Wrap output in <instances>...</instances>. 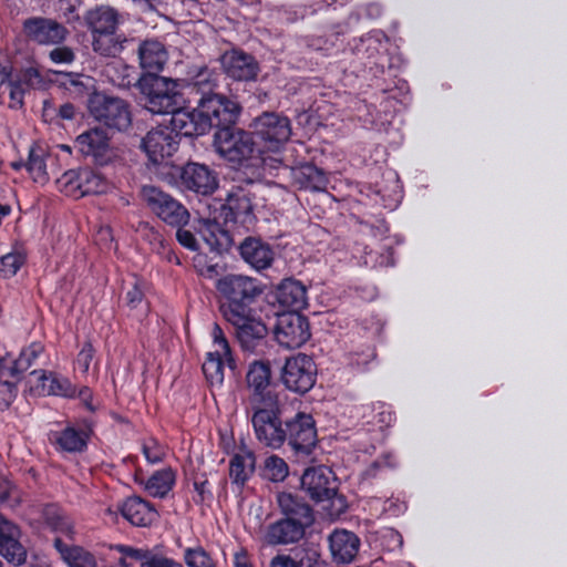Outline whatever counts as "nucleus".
<instances>
[{
  "mask_svg": "<svg viewBox=\"0 0 567 567\" xmlns=\"http://www.w3.org/2000/svg\"><path fill=\"white\" fill-rule=\"evenodd\" d=\"M187 567H216V561L203 546L187 547L184 550Z\"/></svg>",
  "mask_w": 567,
  "mask_h": 567,
  "instance_id": "obj_47",
  "label": "nucleus"
},
{
  "mask_svg": "<svg viewBox=\"0 0 567 567\" xmlns=\"http://www.w3.org/2000/svg\"><path fill=\"white\" fill-rule=\"evenodd\" d=\"M250 423L258 443L267 449L284 447L286 420H282L281 402L248 409Z\"/></svg>",
  "mask_w": 567,
  "mask_h": 567,
  "instance_id": "obj_3",
  "label": "nucleus"
},
{
  "mask_svg": "<svg viewBox=\"0 0 567 567\" xmlns=\"http://www.w3.org/2000/svg\"><path fill=\"white\" fill-rule=\"evenodd\" d=\"M189 80L192 85L203 93V96L213 95V91L218 84L219 73L203 65L189 72Z\"/></svg>",
  "mask_w": 567,
  "mask_h": 567,
  "instance_id": "obj_43",
  "label": "nucleus"
},
{
  "mask_svg": "<svg viewBox=\"0 0 567 567\" xmlns=\"http://www.w3.org/2000/svg\"><path fill=\"white\" fill-rule=\"evenodd\" d=\"M176 239L185 248L196 251L198 250V243L194 234L189 230L183 229V227H176Z\"/></svg>",
  "mask_w": 567,
  "mask_h": 567,
  "instance_id": "obj_61",
  "label": "nucleus"
},
{
  "mask_svg": "<svg viewBox=\"0 0 567 567\" xmlns=\"http://www.w3.org/2000/svg\"><path fill=\"white\" fill-rule=\"evenodd\" d=\"M20 527L0 513V555L14 566L27 561V549L21 543Z\"/></svg>",
  "mask_w": 567,
  "mask_h": 567,
  "instance_id": "obj_21",
  "label": "nucleus"
},
{
  "mask_svg": "<svg viewBox=\"0 0 567 567\" xmlns=\"http://www.w3.org/2000/svg\"><path fill=\"white\" fill-rule=\"evenodd\" d=\"M274 333L277 342L287 349L303 346L311 336L308 319L297 311L279 313Z\"/></svg>",
  "mask_w": 567,
  "mask_h": 567,
  "instance_id": "obj_14",
  "label": "nucleus"
},
{
  "mask_svg": "<svg viewBox=\"0 0 567 567\" xmlns=\"http://www.w3.org/2000/svg\"><path fill=\"white\" fill-rule=\"evenodd\" d=\"M255 195L243 187L234 188L223 205L226 221L241 224L245 227L254 225L256 216L254 213Z\"/></svg>",
  "mask_w": 567,
  "mask_h": 567,
  "instance_id": "obj_18",
  "label": "nucleus"
},
{
  "mask_svg": "<svg viewBox=\"0 0 567 567\" xmlns=\"http://www.w3.org/2000/svg\"><path fill=\"white\" fill-rule=\"evenodd\" d=\"M41 519L53 533L73 539L75 530L72 518L58 504H45L40 509Z\"/></svg>",
  "mask_w": 567,
  "mask_h": 567,
  "instance_id": "obj_36",
  "label": "nucleus"
},
{
  "mask_svg": "<svg viewBox=\"0 0 567 567\" xmlns=\"http://www.w3.org/2000/svg\"><path fill=\"white\" fill-rule=\"evenodd\" d=\"M307 528L298 523L279 518L268 525L265 542L270 546H287L299 543L306 535Z\"/></svg>",
  "mask_w": 567,
  "mask_h": 567,
  "instance_id": "obj_30",
  "label": "nucleus"
},
{
  "mask_svg": "<svg viewBox=\"0 0 567 567\" xmlns=\"http://www.w3.org/2000/svg\"><path fill=\"white\" fill-rule=\"evenodd\" d=\"M212 338L216 349L207 353L202 370L206 380L212 385H220L224 381L225 362L231 370L236 368V362L233 358L229 342L218 323L213 326Z\"/></svg>",
  "mask_w": 567,
  "mask_h": 567,
  "instance_id": "obj_12",
  "label": "nucleus"
},
{
  "mask_svg": "<svg viewBox=\"0 0 567 567\" xmlns=\"http://www.w3.org/2000/svg\"><path fill=\"white\" fill-rule=\"evenodd\" d=\"M141 197L147 207L165 224L172 227H184L188 224L190 218L188 209L158 187L143 186Z\"/></svg>",
  "mask_w": 567,
  "mask_h": 567,
  "instance_id": "obj_9",
  "label": "nucleus"
},
{
  "mask_svg": "<svg viewBox=\"0 0 567 567\" xmlns=\"http://www.w3.org/2000/svg\"><path fill=\"white\" fill-rule=\"evenodd\" d=\"M390 467L389 456L378 458L363 471L362 481L370 483L372 480L381 477Z\"/></svg>",
  "mask_w": 567,
  "mask_h": 567,
  "instance_id": "obj_53",
  "label": "nucleus"
},
{
  "mask_svg": "<svg viewBox=\"0 0 567 567\" xmlns=\"http://www.w3.org/2000/svg\"><path fill=\"white\" fill-rule=\"evenodd\" d=\"M252 134L238 127L216 131L214 146L217 153L228 162L243 164L256 154H261Z\"/></svg>",
  "mask_w": 567,
  "mask_h": 567,
  "instance_id": "obj_5",
  "label": "nucleus"
},
{
  "mask_svg": "<svg viewBox=\"0 0 567 567\" xmlns=\"http://www.w3.org/2000/svg\"><path fill=\"white\" fill-rule=\"evenodd\" d=\"M181 185L199 195H212L218 187V178L208 166L198 163H187L179 174Z\"/></svg>",
  "mask_w": 567,
  "mask_h": 567,
  "instance_id": "obj_20",
  "label": "nucleus"
},
{
  "mask_svg": "<svg viewBox=\"0 0 567 567\" xmlns=\"http://www.w3.org/2000/svg\"><path fill=\"white\" fill-rule=\"evenodd\" d=\"M220 63L227 76L235 81H255L260 71L254 55L240 49H231L220 56Z\"/></svg>",
  "mask_w": 567,
  "mask_h": 567,
  "instance_id": "obj_19",
  "label": "nucleus"
},
{
  "mask_svg": "<svg viewBox=\"0 0 567 567\" xmlns=\"http://www.w3.org/2000/svg\"><path fill=\"white\" fill-rule=\"evenodd\" d=\"M252 127L261 153H279L284 150L292 134L289 117L277 112H262L254 118Z\"/></svg>",
  "mask_w": 567,
  "mask_h": 567,
  "instance_id": "obj_4",
  "label": "nucleus"
},
{
  "mask_svg": "<svg viewBox=\"0 0 567 567\" xmlns=\"http://www.w3.org/2000/svg\"><path fill=\"white\" fill-rule=\"evenodd\" d=\"M289 475V466L287 462L278 456L270 455L264 463V476L275 483L284 482Z\"/></svg>",
  "mask_w": 567,
  "mask_h": 567,
  "instance_id": "obj_45",
  "label": "nucleus"
},
{
  "mask_svg": "<svg viewBox=\"0 0 567 567\" xmlns=\"http://www.w3.org/2000/svg\"><path fill=\"white\" fill-rule=\"evenodd\" d=\"M269 567H297L289 554H278L270 560Z\"/></svg>",
  "mask_w": 567,
  "mask_h": 567,
  "instance_id": "obj_64",
  "label": "nucleus"
},
{
  "mask_svg": "<svg viewBox=\"0 0 567 567\" xmlns=\"http://www.w3.org/2000/svg\"><path fill=\"white\" fill-rule=\"evenodd\" d=\"M234 567H254L250 556L245 548H240L234 554Z\"/></svg>",
  "mask_w": 567,
  "mask_h": 567,
  "instance_id": "obj_63",
  "label": "nucleus"
},
{
  "mask_svg": "<svg viewBox=\"0 0 567 567\" xmlns=\"http://www.w3.org/2000/svg\"><path fill=\"white\" fill-rule=\"evenodd\" d=\"M215 287L221 297L220 313L234 328L241 348L255 349L268 333L265 322L252 308L264 291L262 285L249 276L228 274L219 278Z\"/></svg>",
  "mask_w": 567,
  "mask_h": 567,
  "instance_id": "obj_1",
  "label": "nucleus"
},
{
  "mask_svg": "<svg viewBox=\"0 0 567 567\" xmlns=\"http://www.w3.org/2000/svg\"><path fill=\"white\" fill-rule=\"evenodd\" d=\"M176 474L171 467L156 471L145 483V489L153 497L164 498L173 488Z\"/></svg>",
  "mask_w": 567,
  "mask_h": 567,
  "instance_id": "obj_40",
  "label": "nucleus"
},
{
  "mask_svg": "<svg viewBox=\"0 0 567 567\" xmlns=\"http://www.w3.org/2000/svg\"><path fill=\"white\" fill-rule=\"evenodd\" d=\"M142 452L150 464H158L163 462L166 455L165 447L153 439L143 443Z\"/></svg>",
  "mask_w": 567,
  "mask_h": 567,
  "instance_id": "obj_51",
  "label": "nucleus"
},
{
  "mask_svg": "<svg viewBox=\"0 0 567 567\" xmlns=\"http://www.w3.org/2000/svg\"><path fill=\"white\" fill-rule=\"evenodd\" d=\"M277 502L281 518L288 522L298 523L299 526L309 528L315 523V513L312 507L301 497L291 493H279Z\"/></svg>",
  "mask_w": 567,
  "mask_h": 567,
  "instance_id": "obj_23",
  "label": "nucleus"
},
{
  "mask_svg": "<svg viewBox=\"0 0 567 567\" xmlns=\"http://www.w3.org/2000/svg\"><path fill=\"white\" fill-rule=\"evenodd\" d=\"M31 374L38 375L39 383L35 391L39 395H55L69 399L76 395L75 385L65 377L45 370H34Z\"/></svg>",
  "mask_w": 567,
  "mask_h": 567,
  "instance_id": "obj_31",
  "label": "nucleus"
},
{
  "mask_svg": "<svg viewBox=\"0 0 567 567\" xmlns=\"http://www.w3.org/2000/svg\"><path fill=\"white\" fill-rule=\"evenodd\" d=\"M50 59L54 63H72L75 59L73 50L69 47H58L50 52Z\"/></svg>",
  "mask_w": 567,
  "mask_h": 567,
  "instance_id": "obj_60",
  "label": "nucleus"
},
{
  "mask_svg": "<svg viewBox=\"0 0 567 567\" xmlns=\"http://www.w3.org/2000/svg\"><path fill=\"white\" fill-rule=\"evenodd\" d=\"M238 250L243 260L257 271L268 269L275 260L271 246L259 237H246Z\"/></svg>",
  "mask_w": 567,
  "mask_h": 567,
  "instance_id": "obj_24",
  "label": "nucleus"
},
{
  "mask_svg": "<svg viewBox=\"0 0 567 567\" xmlns=\"http://www.w3.org/2000/svg\"><path fill=\"white\" fill-rule=\"evenodd\" d=\"M297 567H320L321 553L316 544H305L292 556Z\"/></svg>",
  "mask_w": 567,
  "mask_h": 567,
  "instance_id": "obj_46",
  "label": "nucleus"
},
{
  "mask_svg": "<svg viewBox=\"0 0 567 567\" xmlns=\"http://www.w3.org/2000/svg\"><path fill=\"white\" fill-rule=\"evenodd\" d=\"M301 488L316 503L333 499L338 484L332 471L326 466L307 468L301 476Z\"/></svg>",
  "mask_w": 567,
  "mask_h": 567,
  "instance_id": "obj_16",
  "label": "nucleus"
},
{
  "mask_svg": "<svg viewBox=\"0 0 567 567\" xmlns=\"http://www.w3.org/2000/svg\"><path fill=\"white\" fill-rule=\"evenodd\" d=\"M280 381L288 391L306 394L317 381V365L313 359L305 353L287 358L280 371Z\"/></svg>",
  "mask_w": 567,
  "mask_h": 567,
  "instance_id": "obj_11",
  "label": "nucleus"
},
{
  "mask_svg": "<svg viewBox=\"0 0 567 567\" xmlns=\"http://www.w3.org/2000/svg\"><path fill=\"white\" fill-rule=\"evenodd\" d=\"M120 511L126 520L138 527L150 526L158 517L154 506L138 496L126 498L121 505Z\"/></svg>",
  "mask_w": 567,
  "mask_h": 567,
  "instance_id": "obj_32",
  "label": "nucleus"
},
{
  "mask_svg": "<svg viewBox=\"0 0 567 567\" xmlns=\"http://www.w3.org/2000/svg\"><path fill=\"white\" fill-rule=\"evenodd\" d=\"M140 557L144 559L143 567H184L179 561L165 556L156 548H144V555Z\"/></svg>",
  "mask_w": 567,
  "mask_h": 567,
  "instance_id": "obj_48",
  "label": "nucleus"
},
{
  "mask_svg": "<svg viewBox=\"0 0 567 567\" xmlns=\"http://www.w3.org/2000/svg\"><path fill=\"white\" fill-rule=\"evenodd\" d=\"M276 299L288 311L299 312L307 306L306 287L296 279H285L276 290Z\"/></svg>",
  "mask_w": 567,
  "mask_h": 567,
  "instance_id": "obj_35",
  "label": "nucleus"
},
{
  "mask_svg": "<svg viewBox=\"0 0 567 567\" xmlns=\"http://www.w3.org/2000/svg\"><path fill=\"white\" fill-rule=\"evenodd\" d=\"M74 147L84 156H90L99 165L111 161L110 138L104 130L94 127L81 133L74 141Z\"/></svg>",
  "mask_w": 567,
  "mask_h": 567,
  "instance_id": "obj_22",
  "label": "nucleus"
},
{
  "mask_svg": "<svg viewBox=\"0 0 567 567\" xmlns=\"http://www.w3.org/2000/svg\"><path fill=\"white\" fill-rule=\"evenodd\" d=\"M318 443L316 422L311 414L298 412L286 420L284 446L297 458L309 457Z\"/></svg>",
  "mask_w": 567,
  "mask_h": 567,
  "instance_id": "obj_8",
  "label": "nucleus"
},
{
  "mask_svg": "<svg viewBox=\"0 0 567 567\" xmlns=\"http://www.w3.org/2000/svg\"><path fill=\"white\" fill-rule=\"evenodd\" d=\"M128 42L130 39L123 33H117V30L91 33L92 50L104 58L118 56Z\"/></svg>",
  "mask_w": 567,
  "mask_h": 567,
  "instance_id": "obj_34",
  "label": "nucleus"
},
{
  "mask_svg": "<svg viewBox=\"0 0 567 567\" xmlns=\"http://www.w3.org/2000/svg\"><path fill=\"white\" fill-rule=\"evenodd\" d=\"M89 440L87 431L74 426H66L53 433V442L58 449L69 453H82L86 449Z\"/></svg>",
  "mask_w": 567,
  "mask_h": 567,
  "instance_id": "obj_39",
  "label": "nucleus"
},
{
  "mask_svg": "<svg viewBox=\"0 0 567 567\" xmlns=\"http://www.w3.org/2000/svg\"><path fill=\"white\" fill-rule=\"evenodd\" d=\"M292 181L300 189L321 192L329 184L326 173L313 164L306 163L292 169Z\"/></svg>",
  "mask_w": 567,
  "mask_h": 567,
  "instance_id": "obj_37",
  "label": "nucleus"
},
{
  "mask_svg": "<svg viewBox=\"0 0 567 567\" xmlns=\"http://www.w3.org/2000/svg\"><path fill=\"white\" fill-rule=\"evenodd\" d=\"M22 503L19 487L0 471V505L16 508Z\"/></svg>",
  "mask_w": 567,
  "mask_h": 567,
  "instance_id": "obj_44",
  "label": "nucleus"
},
{
  "mask_svg": "<svg viewBox=\"0 0 567 567\" xmlns=\"http://www.w3.org/2000/svg\"><path fill=\"white\" fill-rule=\"evenodd\" d=\"M24 262L19 252H9L0 258V274L3 278L13 277Z\"/></svg>",
  "mask_w": 567,
  "mask_h": 567,
  "instance_id": "obj_50",
  "label": "nucleus"
},
{
  "mask_svg": "<svg viewBox=\"0 0 567 567\" xmlns=\"http://www.w3.org/2000/svg\"><path fill=\"white\" fill-rule=\"evenodd\" d=\"M375 358V350L373 348H368L365 352L354 353L351 358V364L358 371H365L368 369L369 363L373 362Z\"/></svg>",
  "mask_w": 567,
  "mask_h": 567,
  "instance_id": "obj_56",
  "label": "nucleus"
},
{
  "mask_svg": "<svg viewBox=\"0 0 567 567\" xmlns=\"http://www.w3.org/2000/svg\"><path fill=\"white\" fill-rule=\"evenodd\" d=\"M381 538L385 540V546L389 550L401 548L403 545L402 535L391 527H385L380 530Z\"/></svg>",
  "mask_w": 567,
  "mask_h": 567,
  "instance_id": "obj_57",
  "label": "nucleus"
},
{
  "mask_svg": "<svg viewBox=\"0 0 567 567\" xmlns=\"http://www.w3.org/2000/svg\"><path fill=\"white\" fill-rule=\"evenodd\" d=\"M328 544L336 564H350L357 557L361 542L353 532L334 529L328 537Z\"/></svg>",
  "mask_w": 567,
  "mask_h": 567,
  "instance_id": "obj_26",
  "label": "nucleus"
},
{
  "mask_svg": "<svg viewBox=\"0 0 567 567\" xmlns=\"http://www.w3.org/2000/svg\"><path fill=\"white\" fill-rule=\"evenodd\" d=\"M120 554L118 564L121 567H143L140 556L144 555V548H134L127 545H116L114 547Z\"/></svg>",
  "mask_w": 567,
  "mask_h": 567,
  "instance_id": "obj_49",
  "label": "nucleus"
},
{
  "mask_svg": "<svg viewBox=\"0 0 567 567\" xmlns=\"http://www.w3.org/2000/svg\"><path fill=\"white\" fill-rule=\"evenodd\" d=\"M199 233L210 250L214 251H221L230 241L228 233L215 220H203Z\"/></svg>",
  "mask_w": 567,
  "mask_h": 567,
  "instance_id": "obj_41",
  "label": "nucleus"
},
{
  "mask_svg": "<svg viewBox=\"0 0 567 567\" xmlns=\"http://www.w3.org/2000/svg\"><path fill=\"white\" fill-rule=\"evenodd\" d=\"M21 32L28 41L40 45L60 44L69 34L68 29L62 23L40 16L24 19Z\"/></svg>",
  "mask_w": 567,
  "mask_h": 567,
  "instance_id": "obj_15",
  "label": "nucleus"
},
{
  "mask_svg": "<svg viewBox=\"0 0 567 567\" xmlns=\"http://www.w3.org/2000/svg\"><path fill=\"white\" fill-rule=\"evenodd\" d=\"M87 109L95 121L110 128L125 131L132 124L130 104L121 97L96 92L90 96Z\"/></svg>",
  "mask_w": 567,
  "mask_h": 567,
  "instance_id": "obj_6",
  "label": "nucleus"
},
{
  "mask_svg": "<svg viewBox=\"0 0 567 567\" xmlns=\"http://www.w3.org/2000/svg\"><path fill=\"white\" fill-rule=\"evenodd\" d=\"M58 184L61 192L74 198L91 194H101L107 189L106 181L99 173L89 167L65 172L58 179Z\"/></svg>",
  "mask_w": 567,
  "mask_h": 567,
  "instance_id": "obj_13",
  "label": "nucleus"
},
{
  "mask_svg": "<svg viewBox=\"0 0 567 567\" xmlns=\"http://www.w3.org/2000/svg\"><path fill=\"white\" fill-rule=\"evenodd\" d=\"M144 293L137 280L133 284L132 288L127 290L125 300L126 305L131 308H136L143 300Z\"/></svg>",
  "mask_w": 567,
  "mask_h": 567,
  "instance_id": "obj_62",
  "label": "nucleus"
},
{
  "mask_svg": "<svg viewBox=\"0 0 567 567\" xmlns=\"http://www.w3.org/2000/svg\"><path fill=\"white\" fill-rule=\"evenodd\" d=\"M53 547L69 567H96L93 554L81 546L70 545L58 536L53 540Z\"/></svg>",
  "mask_w": 567,
  "mask_h": 567,
  "instance_id": "obj_38",
  "label": "nucleus"
},
{
  "mask_svg": "<svg viewBox=\"0 0 567 567\" xmlns=\"http://www.w3.org/2000/svg\"><path fill=\"white\" fill-rule=\"evenodd\" d=\"M178 143L175 133L168 126H157L142 138L141 146L150 161L158 165L177 151Z\"/></svg>",
  "mask_w": 567,
  "mask_h": 567,
  "instance_id": "obj_17",
  "label": "nucleus"
},
{
  "mask_svg": "<svg viewBox=\"0 0 567 567\" xmlns=\"http://www.w3.org/2000/svg\"><path fill=\"white\" fill-rule=\"evenodd\" d=\"M48 154L42 147L32 146L29 150L28 161L25 162V168L33 182L42 185L49 182L45 163Z\"/></svg>",
  "mask_w": 567,
  "mask_h": 567,
  "instance_id": "obj_42",
  "label": "nucleus"
},
{
  "mask_svg": "<svg viewBox=\"0 0 567 567\" xmlns=\"http://www.w3.org/2000/svg\"><path fill=\"white\" fill-rule=\"evenodd\" d=\"M93 357V346L90 342L84 343L83 348L81 349L76 357V364L83 373H86L89 371Z\"/></svg>",
  "mask_w": 567,
  "mask_h": 567,
  "instance_id": "obj_58",
  "label": "nucleus"
},
{
  "mask_svg": "<svg viewBox=\"0 0 567 567\" xmlns=\"http://www.w3.org/2000/svg\"><path fill=\"white\" fill-rule=\"evenodd\" d=\"M124 22L123 14L114 7L99 4L85 11L83 23L91 33L117 30Z\"/></svg>",
  "mask_w": 567,
  "mask_h": 567,
  "instance_id": "obj_27",
  "label": "nucleus"
},
{
  "mask_svg": "<svg viewBox=\"0 0 567 567\" xmlns=\"http://www.w3.org/2000/svg\"><path fill=\"white\" fill-rule=\"evenodd\" d=\"M43 351L44 346L41 342H32L21 350L17 359H11L9 355L0 358V378H11L19 381Z\"/></svg>",
  "mask_w": 567,
  "mask_h": 567,
  "instance_id": "obj_25",
  "label": "nucleus"
},
{
  "mask_svg": "<svg viewBox=\"0 0 567 567\" xmlns=\"http://www.w3.org/2000/svg\"><path fill=\"white\" fill-rule=\"evenodd\" d=\"M171 125L168 126L175 133L176 140L179 136L193 137L206 134V123L199 116V106L188 111L186 105L171 113Z\"/></svg>",
  "mask_w": 567,
  "mask_h": 567,
  "instance_id": "obj_28",
  "label": "nucleus"
},
{
  "mask_svg": "<svg viewBox=\"0 0 567 567\" xmlns=\"http://www.w3.org/2000/svg\"><path fill=\"white\" fill-rule=\"evenodd\" d=\"M272 372L269 361L255 360L246 373L247 410L260 405H270L280 401L279 393L272 388Z\"/></svg>",
  "mask_w": 567,
  "mask_h": 567,
  "instance_id": "obj_10",
  "label": "nucleus"
},
{
  "mask_svg": "<svg viewBox=\"0 0 567 567\" xmlns=\"http://www.w3.org/2000/svg\"><path fill=\"white\" fill-rule=\"evenodd\" d=\"M138 61L144 74H156L164 70L168 61L165 45L155 39H147L140 43L137 49Z\"/></svg>",
  "mask_w": 567,
  "mask_h": 567,
  "instance_id": "obj_29",
  "label": "nucleus"
},
{
  "mask_svg": "<svg viewBox=\"0 0 567 567\" xmlns=\"http://www.w3.org/2000/svg\"><path fill=\"white\" fill-rule=\"evenodd\" d=\"M198 106L206 133L212 128L231 130L241 113L240 104L223 94L202 96Z\"/></svg>",
  "mask_w": 567,
  "mask_h": 567,
  "instance_id": "obj_7",
  "label": "nucleus"
},
{
  "mask_svg": "<svg viewBox=\"0 0 567 567\" xmlns=\"http://www.w3.org/2000/svg\"><path fill=\"white\" fill-rule=\"evenodd\" d=\"M137 87L144 100V107L152 114H171L186 104L178 80L143 74L137 82Z\"/></svg>",
  "mask_w": 567,
  "mask_h": 567,
  "instance_id": "obj_2",
  "label": "nucleus"
},
{
  "mask_svg": "<svg viewBox=\"0 0 567 567\" xmlns=\"http://www.w3.org/2000/svg\"><path fill=\"white\" fill-rule=\"evenodd\" d=\"M16 82H21L22 86L27 90L29 87H33L41 83L42 78L39 71L34 68H28L22 71L18 80Z\"/></svg>",
  "mask_w": 567,
  "mask_h": 567,
  "instance_id": "obj_59",
  "label": "nucleus"
},
{
  "mask_svg": "<svg viewBox=\"0 0 567 567\" xmlns=\"http://www.w3.org/2000/svg\"><path fill=\"white\" fill-rule=\"evenodd\" d=\"M18 381H10L9 378H0V410L8 409L17 396Z\"/></svg>",
  "mask_w": 567,
  "mask_h": 567,
  "instance_id": "obj_52",
  "label": "nucleus"
},
{
  "mask_svg": "<svg viewBox=\"0 0 567 567\" xmlns=\"http://www.w3.org/2000/svg\"><path fill=\"white\" fill-rule=\"evenodd\" d=\"M256 468L255 453L244 445L229 461V478L241 489Z\"/></svg>",
  "mask_w": 567,
  "mask_h": 567,
  "instance_id": "obj_33",
  "label": "nucleus"
},
{
  "mask_svg": "<svg viewBox=\"0 0 567 567\" xmlns=\"http://www.w3.org/2000/svg\"><path fill=\"white\" fill-rule=\"evenodd\" d=\"M373 411L377 413L373 415L372 420H369L368 423L377 424L380 429L388 427L394 421L393 412L386 408L383 403H377L372 406Z\"/></svg>",
  "mask_w": 567,
  "mask_h": 567,
  "instance_id": "obj_54",
  "label": "nucleus"
},
{
  "mask_svg": "<svg viewBox=\"0 0 567 567\" xmlns=\"http://www.w3.org/2000/svg\"><path fill=\"white\" fill-rule=\"evenodd\" d=\"M10 103L9 107L13 110L21 109L23 106V100L25 94V89L22 86L21 82L10 81Z\"/></svg>",
  "mask_w": 567,
  "mask_h": 567,
  "instance_id": "obj_55",
  "label": "nucleus"
}]
</instances>
